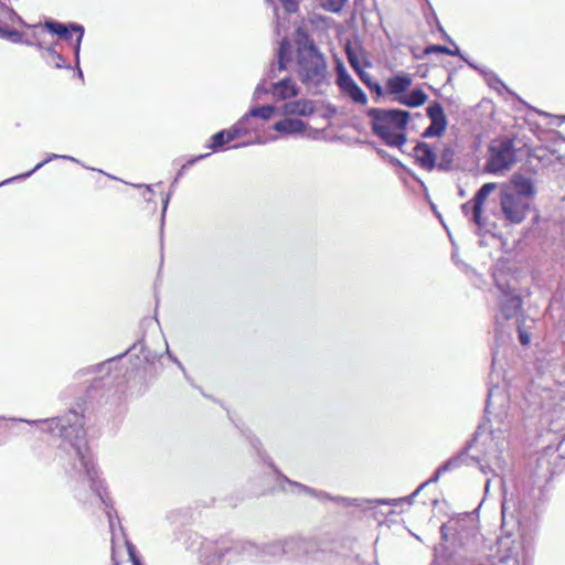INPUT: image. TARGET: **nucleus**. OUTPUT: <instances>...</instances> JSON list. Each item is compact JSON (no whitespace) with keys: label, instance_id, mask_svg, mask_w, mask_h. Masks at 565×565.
<instances>
[{"label":"nucleus","instance_id":"f257e3e1","mask_svg":"<svg viewBox=\"0 0 565 565\" xmlns=\"http://www.w3.org/2000/svg\"><path fill=\"white\" fill-rule=\"evenodd\" d=\"M508 439L505 431L488 429L481 424L465 450L468 459L477 463L483 475L501 476L508 469Z\"/></svg>","mask_w":565,"mask_h":565},{"label":"nucleus","instance_id":"f03ea898","mask_svg":"<svg viewBox=\"0 0 565 565\" xmlns=\"http://www.w3.org/2000/svg\"><path fill=\"white\" fill-rule=\"evenodd\" d=\"M297 65L300 81L313 94L322 93L329 85L327 63L312 40L306 33L298 31Z\"/></svg>","mask_w":565,"mask_h":565},{"label":"nucleus","instance_id":"7ed1b4c3","mask_svg":"<svg viewBox=\"0 0 565 565\" xmlns=\"http://www.w3.org/2000/svg\"><path fill=\"white\" fill-rule=\"evenodd\" d=\"M374 132L384 141H405L403 132L409 119V113L399 109H371Z\"/></svg>","mask_w":565,"mask_h":565},{"label":"nucleus","instance_id":"20e7f679","mask_svg":"<svg viewBox=\"0 0 565 565\" xmlns=\"http://www.w3.org/2000/svg\"><path fill=\"white\" fill-rule=\"evenodd\" d=\"M467 454L466 451L460 452L457 457H452L445 461L443 465H440L437 470L434 472V475L423 482L409 497L402 498V499H392V500H364V499H356L355 498V510H371L377 504H390V505H397L401 501H406L409 504L413 503L415 497L418 495V493L429 483L437 482L441 475L450 471L452 469H456L460 467L461 463L466 462Z\"/></svg>","mask_w":565,"mask_h":565},{"label":"nucleus","instance_id":"39448f33","mask_svg":"<svg viewBox=\"0 0 565 565\" xmlns=\"http://www.w3.org/2000/svg\"><path fill=\"white\" fill-rule=\"evenodd\" d=\"M516 161L514 143H489L484 171L492 174H503Z\"/></svg>","mask_w":565,"mask_h":565},{"label":"nucleus","instance_id":"423d86ee","mask_svg":"<svg viewBox=\"0 0 565 565\" xmlns=\"http://www.w3.org/2000/svg\"><path fill=\"white\" fill-rule=\"evenodd\" d=\"M455 151L446 147L441 153L440 160L436 163L437 157L428 143H415L412 147V158L418 166L427 171H431L436 166L439 170L447 171L451 168Z\"/></svg>","mask_w":565,"mask_h":565},{"label":"nucleus","instance_id":"0eeeda50","mask_svg":"<svg viewBox=\"0 0 565 565\" xmlns=\"http://www.w3.org/2000/svg\"><path fill=\"white\" fill-rule=\"evenodd\" d=\"M266 553L273 556L286 554L297 558L312 555L315 559H318L316 555L319 553V551L317 548L316 542L312 540L290 539L284 543L277 542L269 545Z\"/></svg>","mask_w":565,"mask_h":565},{"label":"nucleus","instance_id":"6e6552de","mask_svg":"<svg viewBox=\"0 0 565 565\" xmlns=\"http://www.w3.org/2000/svg\"><path fill=\"white\" fill-rule=\"evenodd\" d=\"M500 205L507 221L520 224L526 216L530 202L514 194L511 189L504 188L500 194Z\"/></svg>","mask_w":565,"mask_h":565},{"label":"nucleus","instance_id":"1a4fd4ad","mask_svg":"<svg viewBox=\"0 0 565 565\" xmlns=\"http://www.w3.org/2000/svg\"><path fill=\"white\" fill-rule=\"evenodd\" d=\"M497 288L500 290V312L505 320L516 317L522 308V299L510 284H504L499 275L494 276Z\"/></svg>","mask_w":565,"mask_h":565},{"label":"nucleus","instance_id":"9d476101","mask_svg":"<svg viewBox=\"0 0 565 565\" xmlns=\"http://www.w3.org/2000/svg\"><path fill=\"white\" fill-rule=\"evenodd\" d=\"M497 186L498 185L494 182L484 183L472 199V222L479 230H483L486 232L490 231L492 224L483 216V204Z\"/></svg>","mask_w":565,"mask_h":565},{"label":"nucleus","instance_id":"9b49d317","mask_svg":"<svg viewBox=\"0 0 565 565\" xmlns=\"http://www.w3.org/2000/svg\"><path fill=\"white\" fill-rule=\"evenodd\" d=\"M450 527L457 533L458 541L463 546H470L478 540L476 520L471 514L457 519Z\"/></svg>","mask_w":565,"mask_h":565},{"label":"nucleus","instance_id":"f8f14e48","mask_svg":"<svg viewBox=\"0 0 565 565\" xmlns=\"http://www.w3.org/2000/svg\"><path fill=\"white\" fill-rule=\"evenodd\" d=\"M427 116L430 119V125L423 132L424 138L440 137L446 128L447 120L444 109L439 103H431L427 107Z\"/></svg>","mask_w":565,"mask_h":565},{"label":"nucleus","instance_id":"ddd939ff","mask_svg":"<svg viewBox=\"0 0 565 565\" xmlns=\"http://www.w3.org/2000/svg\"><path fill=\"white\" fill-rule=\"evenodd\" d=\"M74 430L76 433L75 434L76 441L73 444V446L76 449L77 456L79 457L82 466L85 469L87 476L90 479H94V476H95L96 472H95L92 459L88 456V449H87L85 443H83V445H82V438L85 435V430L83 428V425L78 424V426Z\"/></svg>","mask_w":565,"mask_h":565},{"label":"nucleus","instance_id":"4468645a","mask_svg":"<svg viewBox=\"0 0 565 565\" xmlns=\"http://www.w3.org/2000/svg\"><path fill=\"white\" fill-rule=\"evenodd\" d=\"M514 194L524 198L530 202V200L535 195V188L531 178H527L521 173H515L512 175L510 181V186Z\"/></svg>","mask_w":565,"mask_h":565},{"label":"nucleus","instance_id":"2eb2a0df","mask_svg":"<svg viewBox=\"0 0 565 565\" xmlns=\"http://www.w3.org/2000/svg\"><path fill=\"white\" fill-rule=\"evenodd\" d=\"M290 42L287 39H284L279 44L277 61L271 64V67L268 71V77L275 78L278 73L286 68L287 63L290 61Z\"/></svg>","mask_w":565,"mask_h":565},{"label":"nucleus","instance_id":"dca6fc26","mask_svg":"<svg viewBox=\"0 0 565 565\" xmlns=\"http://www.w3.org/2000/svg\"><path fill=\"white\" fill-rule=\"evenodd\" d=\"M247 117H243L230 129H223L211 137V141H233L234 139L243 137L246 131Z\"/></svg>","mask_w":565,"mask_h":565},{"label":"nucleus","instance_id":"f3484780","mask_svg":"<svg viewBox=\"0 0 565 565\" xmlns=\"http://www.w3.org/2000/svg\"><path fill=\"white\" fill-rule=\"evenodd\" d=\"M413 79L407 74H398L387 79L386 90L388 95L394 97L404 95L412 86Z\"/></svg>","mask_w":565,"mask_h":565},{"label":"nucleus","instance_id":"a211bd4d","mask_svg":"<svg viewBox=\"0 0 565 565\" xmlns=\"http://www.w3.org/2000/svg\"><path fill=\"white\" fill-rule=\"evenodd\" d=\"M274 129L281 134V137H288L292 134L302 132L306 124L297 118H284L274 125Z\"/></svg>","mask_w":565,"mask_h":565},{"label":"nucleus","instance_id":"6ab92c4d","mask_svg":"<svg viewBox=\"0 0 565 565\" xmlns=\"http://www.w3.org/2000/svg\"><path fill=\"white\" fill-rule=\"evenodd\" d=\"M273 95L278 99H287L290 97H295L298 95V88L295 82L286 77L277 83H274L271 86Z\"/></svg>","mask_w":565,"mask_h":565},{"label":"nucleus","instance_id":"aec40b11","mask_svg":"<svg viewBox=\"0 0 565 565\" xmlns=\"http://www.w3.org/2000/svg\"><path fill=\"white\" fill-rule=\"evenodd\" d=\"M284 111L288 115L309 116L315 111V105L310 100L299 99L284 105Z\"/></svg>","mask_w":565,"mask_h":565},{"label":"nucleus","instance_id":"412c9836","mask_svg":"<svg viewBox=\"0 0 565 565\" xmlns=\"http://www.w3.org/2000/svg\"><path fill=\"white\" fill-rule=\"evenodd\" d=\"M393 99L399 104H403L407 107H418L425 104L427 100V95L424 93L423 89H414L408 94L399 95L396 97H393Z\"/></svg>","mask_w":565,"mask_h":565},{"label":"nucleus","instance_id":"4be33fe9","mask_svg":"<svg viewBox=\"0 0 565 565\" xmlns=\"http://www.w3.org/2000/svg\"><path fill=\"white\" fill-rule=\"evenodd\" d=\"M337 83L341 87L342 90L348 93L353 98V81L350 75L347 73L345 67L342 62L337 61Z\"/></svg>","mask_w":565,"mask_h":565},{"label":"nucleus","instance_id":"5701e85b","mask_svg":"<svg viewBox=\"0 0 565 565\" xmlns=\"http://www.w3.org/2000/svg\"><path fill=\"white\" fill-rule=\"evenodd\" d=\"M355 74L360 77V79L372 90L375 92L377 96L382 94V87L377 82L372 81V77L365 71L361 70L358 66V61L355 60Z\"/></svg>","mask_w":565,"mask_h":565},{"label":"nucleus","instance_id":"b1692460","mask_svg":"<svg viewBox=\"0 0 565 565\" xmlns=\"http://www.w3.org/2000/svg\"><path fill=\"white\" fill-rule=\"evenodd\" d=\"M0 38L10 40L13 43H25L28 45H31L32 43L30 41H23L22 33H20L17 30H10L4 26H0Z\"/></svg>","mask_w":565,"mask_h":565},{"label":"nucleus","instance_id":"393cba45","mask_svg":"<svg viewBox=\"0 0 565 565\" xmlns=\"http://www.w3.org/2000/svg\"><path fill=\"white\" fill-rule=\"evenodd\" d=\"M275 113V107L270 105L256 107L250 109L248 115H245L244 117H247V121L249 120V117H259L262 119H269L273 114Z\"/></svg>","mask_w":565,"mask_h":565},{"label":"nucleus","instance_id":"a878e982","mask_svg":"<svg viewBox=\"0 0 565 565\" xmlns=\"http://www.w3.org/2000/svg\"><path fill=\"white\" fill-rule=\"evenodd\" d=\"M45 28L49 31H51L52 33L57 34L58 36H61L63 39L67 40L71 38L67 26L63 23L55 22V21H46Z\"/></svg>","mask_w":565,"mask_h":565},{"label":"nucleus","instance_id":"bb28decb","mask_svg":"<svg viewBox=\"0 0 565 565\" xmlns=\"http://www.w3.org/2000/svg\"><path fill=\"white\" fill-rule=\"evenodd\" d=\"M57 158H61V159H66V160H74L72 157H68V156H60V154H51L46 159H44L43 161L39 162L31 171L29 172H25L21 175H19L18 178H28L30 177L34 171L39 170L40 168H42L44 164H46L47 162L52 161L53 159H57Z\"/></svg>","mask_w":565,"mask_h":565},{"label":"nucleus","instance_id":"cd10ccee","mask_svg":"<svg viewBox=\"0 0 565 565\" xmlns=\"http://www.w3.org/2000/svg\"><path fill=\"white\" fill-rule=\"evenodd\" d=\"M71 29H72V31L78 33L77 39H76V44H75V47H74L75 60H76V63L78 64V62H79V49H81V42H82V39H83V35H84V28L82 25L72 24Z\"/></svg>","mask_w":565,"mask_h":565},{"label":"nucleus","instance_id":"c85d7f7f","mask_svg":"<svg viewBox=\"0 0 565 565\" xmlns=\"http://www.w3.org/2000/svg\"><path fill=\"white\" fill-rule=\"evenodd\" d=\"M445 53V54H448V55H452V56H459L460 55V52L458 49H456L455 51L446 47V46H443V45H430L428 46L426 50H425V53L426 54H429V53Z\"/></svg>","mask_w":565,"mask_h":565},{"label":"nucleus","instance_id":"c756f323","mask_svg":"<svg viewBox=\"0 0 565 565\" xmlns=\"http://www.w3.org/2000/svg\"><path fill=\"white\" fill-rule=\"evenodd\" d=\"M0 9H1L0 14L2 17H4L6 19H8V20H10L12 22L17 21L20 24H24V21L22 20V18L20 15H18L17 12L13 9H11V8L7 7V6H1Z\"/></svg>","mask_w":565,"mask_h":565},{"label":"nucleus","instance_id":"7c9ffc66","mask_svg":"<svg viewBox=\"0 0 565 565\" xmlns=\"http://www.w3.org/2000/svg\"><path fill=\"white\" fill-rule=\"evenodd\" d=\"M379 156L384 159V160H387L390 163H392L393 166H398L401 167L402 169L406 170L405 166L401 162V160H398L394 153H390L387 151H385L384 149L382 148H377L376 149Z\"/></svg>","mask_w":565,"mask_h":565},{"label":"nucleus","instance_id":"2f4dec72","mask_svg":"<svg viewBox=\"0 0 565 565\" xmlns=\"http://www.w3.org/2000/svg\"><path fill=\"white\" fill-rule=\"evenodd\" d=\"M497 397H499L500 401H503V396H501L500 388L498 386L490 387L488 391V397H487V403H486V412L487 413H490V407L492 405V401H493V398H497Z\"/></svg>","mask_w":565,"mask_h":565},{"label":"nucleus","instance_id":"473e14b6","mask_svg":"<svg viewBox=\"0 0 565 565\" xmlns=\"http://www.w3.org/2000/svg\"><path fill=\"white\" fill-rule=\"evenodd\" d=\"M319 1L323 8H326L329 11H333V12L339 11L345 2V0H319Z\"/></svg>","mask_w":565,"mask_h":565},{"label":"nucleus","instance_id":"72a5a7b5","mask_svg":"<svg viewBox=\"0 0 565 565\" xmlns=\"http://www.w3.org/2000/svg\"><path fill=\"white\" fill-rule=\"evenodd\" d=\"M518 333L521 344L527 345L530 343V334L521 323L518 324Z\"/></svg>","mask_w":565,"mask_h":565},{"label":"nucleus","instance_id":"f704fd0d","mask_svg":"<svg viewBox=\"0 0 565 565\" xmlns=\"http://www.w3.org/2000/svg\"><path fill=\"white\" fill-rule=\"evenodd\" d=\"M211 152H207V153H203V154H200L198 157H194L192 159H190L185 164L182 166L181 170L179 171L174 182L178 181L179 177L182 174V172L184 171V169H186L189 166H192L194 162L201 160V159H204L206 158Z\"/></svg>","mask_w":565,"mask_h":565},{"label":"nucleus","instance_id":"c9c22d12","mask_svg":"<svg viewBox=\"0 0 565 565\" xmlns=\"http://www.w3.org/2000/svg\"><path fill=\"white\" fill-rule=\"evenodd\" d=\"M268 88H266L263 83L258 84L254 92V99H260L262 96L268 94Z\"/></svg>","mask_w":565,"mask_h":565},{"label":"nucleus","instance_id":"e433bc0d","mask_svg":"<svg viewBox=\"0 0 565 565\" xmlns=\"http://www.w3.org/2000/svg\"><path fill=\"white\" fill-rule=\"evenodd\" d=\"M501 513H502V520L503 522L507 521V518L509 514L512 515V512H510V505H509V501L507 499H504L502 501V504H501Z\"/></svg>","mask_w":565,"mask_h":565},{"label":"nucleus","instance_id":"4c0bfd02","mask_svg":"<svg viewBox=\"0 0 565 565\" xmlns=\"http://www.w3.org/2000/svg\"><path fill=\"white\" fill-rule=\"evenodd\" d=\"M365 104L366 103V95L364 92L355 85V104Z\"/></svg>","mask_w":565,"mask_h":565},{"label":"nucleus","instance_id":"58836bf2","mask_svg":"<svg viewBox=\"0 0 565 565\" xmlns=\"http://www.w3.org/2000/svg\"><path fill=\"white\" fill-rule=\"evenodd\" d=\"M345 53H347V58H348L349 64L353 67L354 55H353V47L351 46L350 41H348V43H347Z\"/></svg>","mask_w":565,"mask_h":565},{"label":"nucleus","instance_id":"ea45409f","mask_svg":"<svg viewBox=\"0 0 565 565\" xmlns=\"http://www.w3.org/2000/svg\"><path fill=\"white\" fill-rule=\"evenodd\" d=\"M461 210H462V213L465 215H469L471 214L472 215V200L469 201V202H466L461 205ZM472 221V217L470 218Z\"/></svg>","mask_w":565,"mask_h":565},{"label":"nucleus","instance_id":"a19ab883","mask_svg":"<svg viewBox=\"0 0 565 565\" xmlns=\"http://www.w3.org/2000/svg\"><path fill=\"white\" fill-rule=\"evenodd\" d=\"M388 148H391L393 151H403V147L407 146L408 143H385Z\"/></svg>","mask_w":565,"mask_h":565},{"label":"nucleus","instance_id":"79ce46f5","mask_svg":"<svg viewBox=\"0 0 565 565\" xmlns=\"http://www.w3.org/2000/svg\"><path fill=\"white\" fill-rule=\"evenodd\" d=\"M47 53L52 56V58L63 61V56L58 54L53 47L47 49Z\"/></svg>","mask_w":565,"mask_h":565},{"label":"nucleus","instance_id":"37998d69","mask_svg":"<svg viewBox=\"0 0 565 565\" xmlns=\"http://www.w3.org/2000/svg\"><path fill=\"white\" fill-rule=\"evenodd\" d=\"M223 145H224V143H221V142H217V143H210L209 149H210L212 152L220 151V150H224Z\"/></svg>","mask_w":565,"mask_h":565},{"label":"nucleus","instance_id":"c03bdc74","mask_svg":"<svg viewBox=\"0 0 565 565\" xmlns=\"http://www.w3.org/2000/svg\"><path fill=\"white\" fill-rule=\"evenodd\" d=\"M53 63H54L56 68H63V67L68 68L70 67L68 65L65 64L64 60L63 61H58L56 58H53Z\"/></svg>","mask_w":565,"mask_h":565},{"label":"nucleus","instance_id":"a18cd8bd","mask_svg":"<svg viewBox=\"0 0 565 565\" xmlns=\"http://www.w3.org/2000/svg\"><path fill=\"white\" fill-rule=\"evenodd\" d=\"M297 4L294 1H287L286 0V9L288 11H294L296 9Z\"/></svg>","mask_w":565,"mask_h":565},{"label":"nucleus","instance_id":"49530a36","mask_svg":"<svg viewBox=\"0 0 565 565\" xmlns=\"http://www.w3.org/2000/svg\"><path fill=\"white\" fill-rule=\"evenodd\" d=\"M447 529H448V525H446V524H443L441 527H440L441 537L445 541L447 540V532H446Z\"/></svg>","mask_w":565,"mask_h":565},{"label":"nucleus","instance_id":"de8ad7c7","mask_svg":"<svg viewBox=\"0 0 565 565\" xmlns=\"http://www.w3.org/2000/svg\"><path fill=\"white\" fill-rule=\"evenodd\" d=\"M130 556L132 558L134 565H141L140 562L132 554H130Z\"/></svg>","mask_w":565,"mask_h":565},{"label":"nucleus","instance_id":"09e8293b","mask_svg":"<svg viewBox=\"0 0 565 565\" xmlns=\"http://www.w3.org/2000/svg\"><path fill=\"white\" fill-rule=\"evenodd\" d=\"M167 204H168V199L166 200L164 205H163V213L166 212Z\"/></svg>","mask_w":565,"mask_h":565},{"label":"nucleus","instance_id":"8fccbe9b","mask_svg":"<svg viewBox=\"0 0 565 565\" xmlns=\"http://www.w3.org/2000/svg\"><path fill=\"white\" fill-rule=\"evenodd\" d=\"M489 484H490V479H488L487 482H486V489L489 488Z\"/></svg>","mask_w":565,"mask_h":565},{"label":"nucleus","instance_id":"3c124183","mask_svg":"<svg viewBox=\"0 0 565 565\" xmlns=\"http://www.w3.org/2000/svg\"><path fill=\"white\" fill-rule=\"evenodd\" d=\"M78 77H81V78L83 77V73L81 70H78Z\"/></svg>","mask_w":565,"mask_h":565},{"label":"nucleus","instance_id":"603ef678","mask_svg":"<svg viewBox=\"0 0 565 565\" xmlns=\"http://www.w3.org/2000/svg\"><path fill=\"white\" fill-rule=\"evenodd\" d=\"M64 434H65V436H66V437H68V436H70V434H68L67 429H65V433H64Z\"/></svg>","mask_w":565,"mask_h":565},{"label":"nucleus","instance_id":"864d4df0","mask_svg":"<svg viewBox=\"0 0 565 565\" xmlns=\"http://www.w3.org/2000/svg\"><path fill=\"white\" fill-rule=\"evenodd\" d=\"M564 443H565V437H564Z\"/></svg>","mask_w":565,"mask_h":565}]
</instances>
